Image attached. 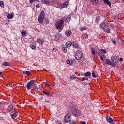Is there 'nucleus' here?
Masks as SVG:
<instances>
[{
	"label": "nucleus",
	"mask_w": 124,
	"mask_h": 124,
	"mask_svg": "<svg viewBox=\"0 0 124 124\" xmlns=\"http://www.w3.org/2000/svg\"><path fill=\"white\" fill-rule=\"evenodd\" d=\"M65 19L64 18L61 19L60 20L58 21L55 23V27L57 30H58V31L60 32L62 31L63 29V23H64Z\"/></svg>",
	"instance_id": "obj_1"
},
{
	"label": "nucleus",
	"mask_w": 124,
	"mask_h": 124,
	"mask_svg": "<svg viewBox=\"0 0 124 124\" xmlns=\"http://www.w3.org/2000/svg\"><path fill=\"white\" fill-rule=\"evenodd\" d=\"M100 26L105 30L108 33H110V29L109 27V23L107 22H104L100 25Z\"/></svg>",
	"instance_id": "obj_2"
},
{
	"label": "nucleus",
	"mask_w": 124,
	"mask_h": 124,
	"mask_svg": "<svg viewBox=\"0 0 124 124\" xmlns=\"http://www.w3.org/2000/svg\"><path fill=\"white\" fill-rule=\"evenodd\" d=\"M45 13H44V11H42L38 17V21L41 25L43 24V20L45 18Z\"/></svg>",
	"instance_id": "obj_3"
},
{
	"label": "nucleus",
	"mask_w": 124,
	"mask_h": 124,
	"mask_svg": "<svg viewBox=\"0 0 124 124\" xmlns=\"http://www.w3.org/2000/svg\"><path fill=\"white\" fill-rule=\"evenodd\" d=\"M75 57L76 58V60L80 61V60H81L83 57V53H82V52L80 50H77L76 52Z\"/></svg>",
	"instance_id": "obj_4"
},
{
	"label": "nucleus",
	"mask_w": 124,
	"mask_h": 124,
	"mask_svg": "<svg viewBox=\"0 0 124 124\" xmlns=\"http://www.w3.org/2000/svg\"><path fill=\"white\" fill-rule=\"evenodd\" d=\"M96 53L98 54V56L100 57V60L101 61H104V59H106V56H105V55L102 53L101 51L97 50Z\"/></svg>",
	"instance_id": "obj_5"
},
{
	"label": "nucleus",
	"mask_w": 124,
	"mask_h": 124,
	"mask_svg": "<svg viewBox=\"0 0 124 124\" xmlns=\"http://www.w3.org/2000/svg\"><path fill=\"white\" fill-rule=\"evenodd\" d=\"M33 85H34V81H33V80H30L29 81L26 85L27 90H31V87L33 88Z\"/></svg>",
	"instance_id": "obj_6"
},
{
	"label": "nucleus",
	"mask_w": 124,
	"mask_h": 124,
	"mask_svg": "<svg viewBox=\"0 0 124 124\" xmlns=\"http://www.w3.org/2000/svg\"><path fill=\"white\" fill-rule=\"evenodd\" d=\"M64 121L65 123H70L71 121V114L70 113H68L66 115Z\"/></svg>",
	"instance_id": "obj_7"
},
{
	"label": "nucleus",
	"mask_w": 124,
	"mask_h": 124,
	"mask_svg": "<svg viewBox=\"0 0 124 124\" xmlns=\"http://www.w3.org/2000/svg\"><path fill=\"white\" fill-rule=\"evenodd\" d=\"M68 5V3L67 2H65L63 4H61L59 6L60 8H64L65 7H66Z\"/></svg>",
	"instance_id": "obj_8"
},
{
	"label": "nucleus",
	"mask_w": 124,
	"mask_h": 124,
	"mask_svg": "<svg viewBox=\"0 0 124 124\" xmlns=\"http://www.w3.org/2000/svg\"><path fill=\"white\" fill-rule=\"evenodd\" d=\"M107 121L109 123V124H113L114 123V120L109 116H107Z\"/></svg>",
	"instance_id": "obj_9"
},
{
	"label": "nucleus",
	"mask_w": 124,
	"mask_h": 124,
	"mask_svg": "<svg viewBox=\"0 0 124 124\" xmlns=\"http://www.w3.org/2000/svg\"><path fill=\"white\" fill-rule=\"evenodd\" d=\"M72 45L74 47V48H76V49H78V48H79V45L78 43L75 41H73L72 42Z\"/></svg>",
	"instance_id": "obj_10"
},
{
	"label": "nucleus",
	"mask_w": 124,
	"mask_h": 124,
	"mask_svg": "<svg viewBox=\"0 0 124 124\" xmlns=\"http://www.w3.org/2000/svg\"><path fill=\"white\" fill-rule=\"evenodd\" d=\"M111 61L112 62H115L116 63H117V62H119L118 59L115 56H113L111 57Z\"/></svg>",
	"instance_id": "obj_11"
},
{
	"label": "nucleus",
	"mask_w": 124,
	"mask_h": 124,
	"mask_svg": "<svg viewBox=\"0 0 124 124\" xmlns=\"http://www.w3.org/2000/svg\"><path fill=\"white\" fill-rule=\"evenodd\" d=\"M11 116H12V119H16V118H17V112H12L11 114Z\"/></svg>",
	"instance_id": "obj_12"
},
{
	"label": "nucleus",
	"mask_w": 124,
	"mask_h": 124,
	"mask_svg": "<svg viewBox=\"0 0 124 124\" xmlns=\"http://www.w3.org/2000/svg\"><path fill=\"white\" fill-rule=\"evenodd\" d=\"M37 43H39V44H41V45H42V44L44 43V41L43 40V39L40 38L38 39Z\"/></svg>",
	"instance_id": "obj_13"
},
{
	"label": "nucleus",
	"mask_w": 124,
	"mask_h": 124,
	"mask_svg": "<svg viewBox=\"0 0 124 124\" xmlns=\"http://www.w3.org/2000/svg\"><path fill=\"white\" fill-rule=\"evenodd\" d=\"M103 0L106 4H107L108 5L109 7H111V2H110V1H109L108 0Z\"/></svg>",
	"instance_id": "obj_14"
},
{
	"label": "nucleus",
	"mask_w": 124,
	"mask_h": 124,
	"mask_svg": "<svg viewBox=\"0 0 124 124\" xmlns=\"http://www.w3.org/2000/svg\"><path fill=\"white\" fill-rule=\"evenodd\" d=\"M13 13H12V14H9L7 16V18L8 19H12V18H13Z\"/></svg>",
	"instance_id": "obj_15"
},
{
	"label": "nucleus",
	"mask_w": 124,
	"mask_h": 124,
	"mask_svg": "<svg viewBox=\"0 0 124 124\" xmlns=\"http://www.w3.org/2000/svg\"><path fill=\"white\" fill-rule=\"evenodd\" d=\"M71 33H72V32H71V31L68 30L65 32V35L66 36H70L71 35Z\"/></svg>",
	"instance_id": "obj_16"
},
{
	"label": "nucleus",
	"mask_w": 124,
	"mask_h": 124,
	"mask_svg": "<svg viewBox=\"0 0 124 124\" xmlns=\"http://www.w3.org/2000/svg\"><path fill=\"white\" fill-rule=\"evenodd\" d=\"M66 47H70V46H71V45H72V43H71V42L70 41H68L67 42H66Z\"/></svg>",
	"instance_id": "obj_17"
},
{
	"label": "nucleus",
	"mask_w": 124,
	"mask_h": 124,
	"mask_svg": "<svg viewBox=\"0 0 124 124\" xmlns=\"http://www.w3.org/2000/svg\"><path fill=\"white\" fill-rule=\"evenodd\" d=\"M12 110H13V106L11 105L8 107L7 110L10 112V111H12Z\"/></svg>",
	"instance_id": "obj_18"
},
{
	"label": "nucleus",
	"mask_w": 124,
	"mask_h": 124,
	"mask_svg": "<svg viewBox=\"0 0 124 124\" xmlns=\"http://www.w3.org/2000/svg\"><path fill=\"white\" fill-rule=\"evenodd\" d=\"M33 88L35 92H38V88L37 87V86H36V84H34Z\"/></svg>",
	"instance_id": "obj_19"
},
{
	"label": "nucleus",
	"mask_w": 124,
	"mask_h": 124,
	"mask_svg": "<svg viewBox=\"0 0 124 124\" xmlns=\"http://www.w3.org/2000/svg\"><path fill=\"white\" fill-rule=\"evenodd\" d=\"M73 113L76 115H79V110L75 109L73 111Z\"/></svg>",
	"instance_id": "obj_20"
},
{
	"label": "nucleus",
	"mask_w": 124,
	"mask_h": 124,
	"mask_svg": "<svg viewBox=\"0 0 124 124\" xmlns=\"http://www.w3.org/2000/svg\"><path fill=\"white\" fill-rule=\"evenodd\" d=\"M60 38H61V35L60 34H58L55 36V40L56 41H58Z\"/></svg>",
	"instance_id": "obj_21"
},
{
	"label": "nucleus",
	"mask_w": 124,
	"mask_h": 124,
	"mask_svg": "<svg viewBox=\"0 0 124 124\" xmlns=\"http://www.w3.org/2000/svg\"><path fill=\"white\" fill-rule=\"evenodd\" d=\"M62 51L63 53H66L67 52V47H63L62 48Z\"/></svg>",
	"instance_id": "obj_22"
},
{
	"label": "nucleus",
	"mask_w": 124,
	"mask_h": 124,
	"mask_svg": "<svg viewBox=\"0 0 124 124\" xmlns=\"http://www.w3.org/2000/svg\"><path fill=\"white\" fill-rule=\"evenodd\" d=\"M42 92L43 93H44V94H46V95H50V92H46L44 90H42Z\"/></svg>",
	"instance_id": "obj_23"
},
{
	"label": "nucleus",
	"mask_w": 124,
	"mask_h": 124,
	"mask_svg": "<svg viewBox=\"0 0 124 124\" xmlns=\"http://www.w3.org/2000/svg\"><path fill=\"white\" fill-rule=\"evenodd\" d=\"M30 46L31 49H32V50H36V46L35 45H31Z\"/></svg>",
	"instance_id": "obj_24"
},
{
	"label": "nucleus",
	"mask_w": 124,
	"mask_h": 124,
	"mask_svg": "<svg viewBox=\"0 0 124 124\" xmlns=\"http://www.w3.org/2000/svg\"><path fill=\"white\" fill-rule=\"evenodd\" d=\"M91 53L93 55V56H95V49L94 48H91Z\"/></svg>",
	"instance_id": "obj_25"
},
{
	"label": "nucleus",
	"mask_w": 124,
	"mask_h": 124,
	"mask_svg": "<svg viewBox=\"0 0 124 124\" xmlns=\"http://www.w3.org/2000/svg\"><path fill=\"white\" fill-rule=\"evenodd\" d=\"M43 2L46 5H49V0H43Z\"/></svg>",
	"instance_id": "obj_26"
},
{
	"label": "nucleus",
	"mask_w": 124,
	"mask_h": 124,
	"mask_svg": "<svg viewBox=\"0 0 124 124\" xmlns=\"http://www.w3.org/2000/svg\"><path fill=\"white\" fill-rule=\"evenodd\" d=\"M82 37L83 39L85 40V39H87L88 38V35L86 33H84L82 35Z\"/></svg>",
	"instance_id": "obj_27"
},
{
	"label": "nucleus",
	"mask_w": 124,
	"mask_h": 124,
	"mask_svg": "<svg viewBox=\"0 0 124 124\" xmlns=\"http://www.w3.org/2000/svg\"><path fill=\"white\" fill-rule=\"evenodd\" d=\"M9 64H10L9 63V62H5L2 64V65H3V66H8Z\"/></svg>",
	"instance_id": "obj_28"
},
{
	"label": "nucleus",
	"mask_w": 124,
	"mask_h": 124,
	"mask_svg": "<svg viewBox=\"0 0 124 124\" xmlns=\"http://www.w3.org/2000/svg\"><path fill=\"white\" fill-rule=\"evenodd\" d=\"M23 74H27L28 76H30L31 75V73L29 71H26L23 72Z\"/></svg>",
	"instance_id": "obj_29"
},
{
	"label": "nucleus",
	"mask_w": 124,
	"mask_h": 124,
	"mask_svg": "<svg viewBox=\"0 0 124 124\" xmlns=\"http://www.w3.org/2000/svg\"><path fill=\"white\" fill-rule=\"evenodd\" d=\"M27 33H28V31H27V30H23L21 31V34L22 35H26V34H27Z\"/></svg>",
	"instance_id": "obj_30"
},
{
	"label": "nucleus",
	"mask_w": 124,
	"mask_h": 124,
	"mask_svg": "<svg viewBox=\"0 0 124 124\" xmlns=\"http://www.w3.org/2000/svg\"><path fill=\"white\" fill-rule=\"evenodd\" d=\"M91 72H86V73L85 74V75H84V76H85V77H89L91 76Z\"/></svg>",
	"instance_id": "obj_31"
},
{
	"label": "nucleus",
	"mask_w": 124,
	"mask_h": 124,
	"mask_svg": "<svg viewBox=\"0 0 124 124\" xmlns=\"http://www.w3.org/2000/svg\"><path fill=\"white\" fill-rule=\"evenodd\" d=\"M106 62L107 64H108V65H110V64H111V63H112V62L108 59H107L106 60Z\"/></svg>",
	"instance_id": "obj_32"
},
{
	"label": "nucleus",
	"mask_w": 124,
	"mask_h": 124,
	"mask_svg": "<svg viewBox=\"0 0 124 124\" xmlns=\"http://www.w3.org/2000/svg\"><path fill=\"white\" fill-rule=\"evenodd\" d=\"M70 79H71V80H74V79H76V76H75V75H72L70 77Z\"/></svg>",
	"instance_id": "obj_33"
},
{
	"label": "nucleus",
	"mask_w": 124,
	"mask_h": 124,
	"mask_svg": "<svg viewBox=\"0 0 124 124\" xmlns=\"http://www.w3.org/2000/svg\"><path fill=\"white\" fill-rule=\"evenodd\" d=\"M90 1L93 3H98L99 0H90Z\"/></svg>",
	"instance_id": "obj_34"
},
{
	"label": "nucleus",
	"mask_w": 124,
	"mask_h": 124,
	"mask_svg": "<svg viewBox=\"0 0 124 124\" xmlns=\"http://www.w3.org/2000/svg\"><path fill=\"white\" fill-rule=\"evenodd\" d=\"M0 6L1 7H4V3L2 1H0Z\"/></svg>",
	"instance_id": "obj_35"
},
{
	"label": "nucleus",
	"mask_w": 124,
	"mask_h": 124,
	"mask_svg": "<svg viewBox=\"0 0 124 124\" xmlns=\"http://www.w3.org/2000/svg\"><path fill=\"white\" fill-rule=\"evenodd\" d=\"M70 20H71V16H68L66 18V22H68V23H69V22L70 21Z\"/></svg>",
	"instance_id": "obj_36"
},
{
	"label": "nucleus",
	"mask_w": 124,
	"mask_h": 124,
	"mask_svg": "<svg viewBox=\"0 0 124 124\" xmlns=\"http://www.w3.org/2000/svg\"><path fill=\"white\" fill-rule=\"evenodd\" d=\"M79 30L81 31H84V30H87V28L85 27H80Z\"/></svg>",
	"instance_id": "obj_37"
},
{
	"label": "nucleus",
	"mask_w": 124,
	"mask_h": 124,
	"mask_svg": "<svg viewBox=\"0 0 124 124\" xmlns=\"http://www.w3.org/2000/svg\"><path fill=\"white\" fill-rule=\"evenodd\" d=\"M73 62H72V61H69V60H68L67 62V63L68 64H70V65L72 64V63H73Z\"/></svg>",
	"instance_id": "obj_38"
},
{
	"label": "nucleus",
	"mask_w": 124,
	"mask_h": 124,
	"mask_svg": "<svg viewBox=\"0 0 124 124\" xmlns=\"http://www.w3.org/2000/svg\"><path fill=\"white\" fill-rule=\"evenodd\" d=\"M92 76L93 77V78H96V75H95V73H94V72L92 73Z\"/></svg>",
	"instance_id": "obj_39"
},
{
	"label": "nucleus",
	"mask_w": 124,
	"mask_h": 124,
	"mask_svg": "<svg viewBox=\"0 0 124 124\" xmlns=\"http://www.w3.org/2000/svg\"><path fill=\"white\" fill-rule=\"evenodd\" d=\"M101 53H102V54H103V53H104L105 54H106L107 52L105 49H101Z\"/></svg>",
	"instance_id": "obj_40"
},
{
	"label": "nucleus",
	"mask_w": 124,
	"mask_h": 124,
	"mask_svg": "<svg viewBox=\"0 0 124 124\" xmlns=\"http://www.w3.org/2000/svg\"><path fill=\"white\" fill-rule=\"evenodd\" d=\"M45 23L46 24H49V19L48 18L45 19Z\"/></svg>",
	"instance_id": "obj_41"
},
{
	"label": "nucleus",
	"mask_w": 124,
	"mask_h": 124,
	"mask_svg": "<svg viewBox=\"0 0 124 124\" xmlns=\"http://www.w3.org/2000/svg\"><path fill=\"white\" fill-rule=\"evenodd\" d=\"M37 0H30V3L31 4V3H33V2H34V1H36Z\"/></svg>",
	"instance_id": "obj_42"
},
{
	"label": "nucleus",
	"mask_w": 124,
	"mask_h": 124,
	"mask_svg": "<svg viewBox=\"0 0 124 124\" xmlns=\"http://www.w3.org/2000/svg\"><path fill=\"white\" fill-rule=\"evenodd\" d=\"M51 3L52 4H55V3H56V0H53L51 1Z\"/></svg>",
	"instance_id": "obj_43"
},
{
	"label": "nucleus",
	"mask_w": 124,
	"mask_h": 124,
	"mask_svg": "<svg viewBox=\"0 0 124 124\" xmlns=\"http://www.w3.org/2000/svg\"><path fill=\"white\" fill-rule=\"evenodd\" d=\"M36 7L37 8H39V7H40V4H37V5H36Z\"/></svg>",
	"instance_id": "obj_44"
},
{
	"label": "nucleus",
	"mask_w": 124,
	"mask_h": 124,
	"mask_svg": "<svg viewBox=\"0 0 124 124\" xmlns=\"http://www.w3.org/2000/svg\"><path fill=\"white\" fill-rule=\"evenodd\" d=\"M112 42L114 43V44L116 43V40L115 39H112Z\"/></svg>",
	"instance_id": "obj_45"
},
{
	"label": "nucleus",
	"mask_w": 124,
	"mask_h": 124,
	"mask_svg": "<svg viewBox=\"0 0 124 124\" xmlns=\"http://www.w3.org/2000/svg\"><path fill=\"white\" fill-rule=\"evenodd\" d=\"M86 79H87L86 78H81V81H85V80H86Z\"/></svg>",
	"instance_id": "obj_46"
},
{
	"label": "nucleus",
	"mask_w": 124,
	"mask_h": 124,
	"mask_svg": "<svg viewBox=\"0 0 124 124\" xmlns=\"http://www.w3.org/2000/svg\"><path fill=\"white\" fill-rule=\"evenodd\" d=\"M70 124H76L75 121H72Z\"/></svg>",
	"instance_id": "obj_47"
},
{
	"label": "nucleus",
	"mask_w": 124,
	"mask_h": 124,
	"mask_svg": "<svg viewBox=\"0 0 124 124\" xmlns=\"http://www.w3.org/2000/svg\"><path fill=\"white\" fill-rule=\"evenodd\" d=\"M45 85H46V86H48V87H49V86H50V84H47V83H45Z\"/></svg>",
	"instance_id": "obj_48"
},
{
	"label": "nucleus",
	"mask_w": 124,
	"mask_h": 124,
	"mask_svg": "<svg viewBox=\"0 0 124 124\" xmlns=\"http://www.w3.org/2000/svg\"><path fill=\"white\" fill-rule=\"evenodd\" d=\"M123 60H124V59H123V58H120V62L123 61Z\"/></svg>",
	"instance_id": "obj_49"
},
{
	"label": "nucleus",
	"mask_w": 124,
	"mask_h": 124,
	"mask_svg": "<svg viewBox=\"0 0 124 124\" xmlns=\"http://www.w3.org/2000/svg\"><path fill=\"white\" fill-rule=\"evenodd\" d=\"M80 124H86L85 122H81Z\"/></svg>",
	"instance_id": "obj_50"
},
{
	"label": "nucleus",
	"mask_w": 124,
	"mask_h": 124,
	"mask_svg": "<svg viewBox=\"0 0 124 124\" xmlns=\"http://www.w3.org/2000/svg\"><path fill=\"white\" fill-rule=\"evenodd\" d=\"M2 74V72H0V75H1Z\"/></svg>",
	"instance_id": "obj_51"
},
{
	"label": "nucleus",
	"mask_w": 124,
	"mask_h": 124,
	"mask_svg": "<svg viewBox=\"0 0 124 124\" xmlns=\"http://www.w3.org/2000/svg\"><path fill=\"white\" fill-rule=\"evenodd\" d=\"M99 19V17H96V20H98Z\"/></svg>",
	"instance_id": "obj_52"
},
{
	"label": "nucleus",
	"mask_w": 124,
	"mask_h": 124,
	"mask_svg": "<svg viewBox=\"0 0 124 124\" xmlns=\"http://www.w3.org/2000/svg\"><path fill=\"white\" fill-rule=\"evenodd\" d=\"M123 69H124V64L123 65Z\"/></svg>",
	"instance_id": "obj_53"
},
{
	"label": "nucleus",
	"mask_w": 124,
	"mask_h": 124,
	"mask_svg": "<svg viewBox=\"0 0 124 124\" xmlns=\"http://www.w3.org/2000/svg\"><path fill=\"white\" fill-rule=\"evenodd\" d=\"M122 124H124V122L123 123H122Z\"/></svg>",
	"instance_id": "obj_54"
}]
</instances>
